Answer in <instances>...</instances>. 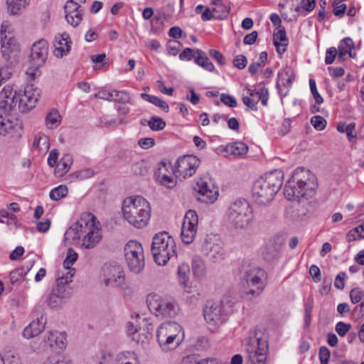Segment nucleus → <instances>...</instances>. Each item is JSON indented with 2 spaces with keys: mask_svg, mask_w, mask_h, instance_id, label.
<instances>
[{
  "mask_svg": "<svg viewBox=\"0 0 364 364\" xmlns=\"http://www.w3.org/2000/svg\"><path fill=\"white\" fill-rule=\"evenodd\" d=\"M48 53V43L45 39H40L34 43L30 55V63L36 68L44 65Z\"/></svg>",
  "mask_w": 364,
  "mask_h": 364,
  "instance_id": "6ab92c4d",
  "label": "nucleus"
},
{
  "mask_svg": "<svg viewBox=\"0 0 364 364\" xmlns=\"http://www.w3.org/2000/svg\"><path fill=\"white\" fill-rule=\"evenodd\" d=\"M346 277V273L345 272H341L339 273L335 279L334 286L336 288L338 289H343L345 287V280Z\"/></svg>",
  "mask_w": 364,
  "mask_h": 364,
  "instance_id": "69168bd1",
  "label": "nucleus"
},
{
  "mask_svg": "<svg viewBox=\"0 0 364 364\" xmlns=\"http://www.w3.org/2000/svg\"><path fill=\"white\" fill-rule=\"evenodd\" d=\"M255 95H257L256 101L258 102L259 100H261L262 104L264 106L267 105L269 98V92L267 88L262 87L257 90V91L255 92Z\"/></svg>",
  "mask_w": 364,
  "mask_h": 364,
  "instance_id": "8fccbe9b",
  "label": "nucleus"
},
{
  "mask_svg": "<svg viewBox=\"0 0 364 364\" xmlns=\"http://www.w3.org/2000/svg\"><path fill=\"white\" fill-rule=\"evenodd\" d=\"M180 331L181 326L176 322H165L159 327L156 337L163 350H169L178 346L180 341L177 336Z\"/></svg>",
  "mask_w": 364,
  "mask_h": 364,
  "instance_id": "423d86ee",
  "label": "nucleus"
},
{
  "mask_svg": "<svg viewBox=\"0 0 364 364\" xmlns=\"http://www.w3.org/2000/svg\"><path fill=\"white\" fill-rule=\"evenodd\" d=\"M195 63L207 71L213 72L215 70L214 65L208 58L206 54L203 51L198 49H197V55L196 56Z\"/></svg>",
  "mask_w": 364,
  "mask_h": 364,
  "instance_id": "c756f323",
  "label": "nucleus"
},
{
  "mask_svg": "<svg viewBox=\"0 0 364 364\" xmlns=\"http://www.w3.org/2000/svg\"><path fill=\"white\" fill-rule=\"evenodd\" d=\"M277 31L274 33L273 41L279 54H283L288 45V39L287 38L286 31L284 27L277 28Z\"/></svg>",
  "mask_w": 364,
  "mask_h": 364,
  "instance_id": "393cba45",
  "label": "nucleus"
},
{
  "mask_svg": "<svg viewBox=\"0 0 364 364\" xmlns=\"http://www.w3.org/2000/svg\"><path fill=\"white\" fill-rule=\"evenodd\" d=\"M333 12L335 16L342 17L345 14L346 10V5L345 4H341V1L334 0L333 2Z\"/></svg>",
  "mask_w": 364,
  "mask_h": 364,
  "instance_id": "3c124183",
  "label": "nucleus"
},
{
  "mask_svg": "<svg viewBox=\"0 0 364 364\" xmlns=\"http://www.w3.org/2000/svg\"><path fill=\"white\" fill-rule=\"evenodd\" d=\"M102 277L106 286L122 287L124 282L123 270L117 264H105L102 267Z\"/></svg>",
  "mask_w": 364,
  "mask_h": 364,
  "instance_id": "f3484780",
  "label": "nucleus"
},
{
  "mask_svg": "<svg viewBox=\"0 0 364 364\" xmlns=\"http://www.w3.org/2000/svg\"><path fill=\"white\" fill-rule=\"evenodd\" d=\"M146 302L149 310L156 316L173 318L179 312V307L174 301L161 299L158 295L150 294Z\"/></svg>",
  "mask_w": 364,
  "mask_h": 364,
  "instance_id": "6e6552de",
  "label": "nucleus"
},
{
  "mask_svg": "<svg viewBox=\"0 0 364 364\" xmlns=\"http://www.w3.org/2000/svg\"><path fill=\"white\" fill-rule=\"evenodd\" d=\"M39 97V91L33 84L14 92L11 86H5L0 92V134L5 135L13 129L18 110L29 112L35 107Z\"/></svg>",
  "mask_w": 364,
  "mask_h": 364,
  "instance_id": "f257e3e1",
  "label": "nucleus"
},
{
  "mask_svg": "<svg viewBox=\"0 0 364 364\" xmlns=\"http://www.w3.org/2000/svg\"><path fill=\"white\" fill-rule=\"evenodd\" d=\"M29 2L30 0H6L8 13L10 15L19 14Z\"/></svg>",
  "mask_w": 364,
  "mask_h": 364,
  "instance_id": "cd10ccee",
  "label": "nucleus"
},
{
  "mask_svg": "<svg viewBox=\"0 0 364 364\" xmlns=\"http://www.w3.org/2000/svg\"><path fill=\"white\" fill-rule=\"evenodd\" d=\"M150 336L151 333L141 327H139V329H135V331H133L132 333L133 341L141 344L146 343Z\"/></svg>",
  "mask_w": 364,
  "mask_h": 364,
  "instance_id": "e433bc0d",
  "label": "nucleus"
},
{
  "mask_svg": "<svg viewBox=\"0 0 364 364\" xmlns=\"http://www.w3.org/2000/svg\"><path fill=\"white\" fill-rule=\"evenodd\" d=\"M228 219L235 228H246L252 220V210L249 203L242 198L232 203L228 208Z\"/></svg>",
  "mask_w": 364,
  "mask_h": 364,
  "instance_id": "39448f33",
  "label": "nucleus"
},
{
  "mask_svg": "<svg viewBox=\"0 0 364 364\" xmlns=\"http://www.w3.org/2000/svg\"><path fill=\"white\" fill-rule=\"evenodd\" d=\"M124 250L126 263L129 270L136 274L140 273L145 265L142 245L135 240H130L126 244Z\"/></svg>",
  "mask_w": 364,
  "mask_h": 364,
  "instance_id": "0eeeda50",
  "label": "nucleus"
},
{
  "mask_svg": "<svg viewBox=\"0 0 364 364\" xmlns=\"http://www.w3.org/2000/svg\"><path fill=\"white\" fill-rule=\"evenodd\" d=\"M132 171L136 175H145L147 173L146 162L144 160L135 162L132 166Z\"/></svg>",
  "mask_w": 364,
  "mask_h": 364,
  "instance_id": "37998d69",
  "label": "nucleus"
},
{
  "mask_svg": "<svg viewBox=\"0 0 364 364\" xmlns=\"http://www.w3.org/2000/svg\"><path fill=\"white\" fill-rule=\"evenodd\" d=\"M77 254L73 248H68L66 257L63 262V266L67 269H70V267L76 262Z\"/></svg>",
  "mask_w": 364,
  "mask_h": 364,
  "instance_id": "a19ab883",
  "label": "nucleus"
},
{
  "mask_svg": "<svg viewBox=\"0 0 364 364\" xmlns=\"http://www.w3.org/2000/svg\"><path fill=\"white\" fill-rule=\"evenodd\" d=\"M208 257L213 260L222 258V249L218 245H213L207 252Z\"/></svg>",
  "mask_w": 364,
  "mask_h": 364,
  "instance_id": "49530a36",
  "label": "nucleus"
},
{
  "mask_svg": "<svg viewBox=\"0 0 364 364\" xmlns=\"http://www.w3.org/2000/svg\"><path fill=\"white\" fill-rule=\"evenodd\" d=\"M209 55L211 58H214L220 65H225V58L220 51L210 49L209 50Z\"/></svg>",
  "mask_w": 364,
  "mask_h": 364,
  "instance_id": "e2e57ef3",
  "label": "nucleus"
},
{
  "mask_svg": "<svg viewBox=\"0 0 364 364\" xmlns=\"http://www.w3.org/2000/svg\"><path fill=\"white\" fill-rule=\"evenodd\" d=\"M213 11L215 13L221 11V14L215 16V18L218 19H223L228 16L230 13V7L224 5H219L213 9Z\"/></svg>",
  "mask_w": 364,
  "mask_h": 364,
  "instance_id": "5fc2aeb1",
  "label": "nucleus"
},
{
  "mask_svg": "<svg viewBox=\"0 0 364 364\" xmlns=\"http://www.w3.org/2000/svg\"><path fill=\"white\" fill-rule=\"evenodd\" d=\"M190 272V267L188 264L183 263L178 267V274L179 277V281L181 284L184 287L188 286V274Z\"/></svg>",
  "mask_w": 364,
  "mask_h": 364,
  "instance_id": "4c0bfd02",
  "label": "nucleus"
},
{
  "mask_svg": "<svg viewBox=\"0 0 364 364\" xmlns=\"http://www.w3.org/2000/svg\"><path fill=\"white\" fill-rule=\"evenodd\" d=\"M351 325L339 321L336 326V331L340 336H344L350 329Z\"/></svg>",
  "mask_w": 364,
  "mask_h": 364,
  "instance_id": "6e6d98bb",
  "label": "nucleus"
},
{
  "mask_svg": "<svg viewBox=\"0 0 364 364\" xmlns=\"http://www.w3.org/2000/svg\"><path fill=\"white\" fill-rule=\"evenodd\" d=\"M204 261L198 257H195L192 261V272L196 278H201L205 274Z\"/></svg>",
  "mask_w": 364,
  "mask_h": 364,
  "instance_id": "473e14b6",
  "label": "nucleus"
},
{
  "mask_svg": "<svg viewBox=\"0 0 364 364\" xmlns=\"http://www.w3.org/2000/svg\"><path fill=\"white\" fill-rule=\"evenodd\" d=\"M181 47V44L179 41L170 40L166 46L168 53L171 55H176Z\"/></svg>",
  "mask_w": 364,
  "mask_h": 364,
  "instance_id": "de8ad7c7",
  "label": "nucleus"
},
{
  "mask_svg": "<svg viewBox=\"0 0 364 364\" xmlns=\"http://www.w3.org/2000/svg\"><path fill=\"white\" fill-rule=\"evenodd\" d=\"M63 278H58L56 287L53 289L48 299V305L51 307H57L65 302L71 296L70 289L66 287L67 281Z\"/></svg>",
  "mask_w": 364,
  "mask_h": 364,
  "instance_id": "2eb2a0df",
  "label": "nucleus"
},
{
  "mask_svg": "<svg viewBox=\"0 0 364 364\" xmlns=\"http://www.w3.org/2000/svg\"><path fill=\"white\" fill-rule=\"evenodd\" d=\"M149 126L154 131H159L165 127L166 122L160 117H152L149 121Z\"/></svg>",
  "mask_w": 364,
  "mask_h": 364,
  "instance_id": "c03bdc74",
  "label": "nucleus"
},
{
  "mask_svg": "<svg viewBox=\"0 0 364 364\" xmlns=\"http://www.w3.org/2000/svg\"><path fill=\"white\" fill-rule=\"evenodd\" d=\"M220 100L223 103L230 107H235L237 106L236 100L228 94L223 93L220 95Z\"/></svg>",
  "mask_w": 364,
  "mask_h": 364,
  "instance_id": "4d7b16f0",
  "label": "nucleus"
},
{
  "mask_svg": "<svg viewBox=\"0 0 364 364\" xmlns=\"http://www.w3.org/2000/svg\"><path fill=\"white\" fill-rule=\"evenodd\" d=\"M240 272L242 274V279L245 280L247 286H256L255 289H250L246 291L247 295L257 296L263 290L264 285L261 279L263 272L261 269L251 265L243 264Z\"/></svg>",
  "mask_w": 364,
  "mask_h": 364,
  "instance_id": "1a4fd4ad",
  "label": "nucleus"
},
{
  "mask_svg": "<svg viewBox=\"0 0 364 364\" xmlns=\"http://www.w3.org/2000/svg\"><path fill=\"white\" fill-rule=\"evenodd\" d=\"M248 146L242 142L228 144L223 148V151L228 155L242 156L247 153Z\"/></svg>",
  "mask_w": 364,
  "mask_h": 364,
  "instance_id": "c85d7f7f",
  "label": "nucleus"
},
{
  "mask_svg": "<svg viewBox=\"0 0 364 364\" xmlns=\"http://www.w3.org/2000/svg\"><path fill=\"white\" fill-rule=\"evenodd\" d=\"M89 218L85 221L83 232H86L82 240V246L86 249L93 248L101 240L100 229L95 226L96 218L92 214L87 215Z\"/></svg>",
  "mask_w": 364,
  "mask_h": 364,
  "instance_id": "4468645a",
  "label": "nucleus"
},
{
  "mask_svg": "<svg viewBox=\"0 0 364 364\" xmlns=\"http://www.w3.org/2000/svg\"><path fill=\"white\" fill-rule=\"evenodd\" d=\"M61 122V117L57 109H52L46 117L45 123L48 129H53L58 127Z\"/></svg>",
  "mask_w": 364,
  "mask_h": 364,
  "instance_id": "2f4dec72",
  "label": "nucleus"
},
{
  "mask_svg": "<svg viewBox=\"0 0 364 364\" xmlns=\"http://www.w3.org/2000/svg\"><path fill=\"white\" fill-rule=\"evenodd\" d=\"M197 55V49H191L189 48H185L181 53L179 55V58L181 60H191L194 58L196 59V56Z\"/></svg>",
  "mask_w": 364,
  "mask_h": 364,
  "instance_id": "603ef678",
  "label": "nucleus"
},
{
  "mask_svg": "<svg viewBox=\"0 0 364 364\" xmlns=\"http://www.w3.org/2000/svg\"><path fill=\"white\" fill-rule=\"evenodd\" d=\"M198 218L196 212L189 210L185 215L181 228V240L185 244H191L196 235Z\"/></svg>",
  "mask_w": 364,
  "mask_h": 364,
  "instance_id": "f8f14e48",
  "label": "nucleus"
},
{
  "mask_svg": "<svg viewBox=\"0 0 364 364\" xmlns=\"http://www.w3.org/2000/svg\"><path fill=\"white\" fill-rule=\"evenodd\" d=\"M122 120H117L115 119H109L107 116H104L100 118V124L105 127H112L117 124H121Z\"/></svg>",
  "mask_w": 364,
  "mask_h": 364,
  "instance_id": "bf43d9fd",
  "label": "nucleus"
},
{
  "mask_svg": "<svg viewBox=\"0 0 364 364\" xmlns=\"http://www.w3.org/2000/svg\"><path fill=\"white\" fill-rule=\"evenodd\" d=\"M198 193L201 196L198 200L205 203H213L218 197V191H213L211 189L198 191Z\"/></svg>",
  "mask_w": 364,
  "mask_h": 364,
  "instance_id": "c9c22d12",
  "label": "nucleus"
},
{
  "mask_svg": "<svg viewBox=\"0 0 364 364\" xmlns=\"http://www.w3.org/2000/svg\"><path fill=\"white\" fill-rule=\"evenodd\" d=\"M283 178V172L274 169L257 178L252 188V196L255 203L264 205L272 202L282 186Z\"/></svg>",
  "mask_w": 364,
  "mask_h": 364,
  "instance_id": "f03ea898",
  "label": "nucleus"
},
{
  "mask_svg": "<svg viewBox=\"0 0 364 364\" xmlns=\"http://www.w3.org/2000/svg\"><path fill=\"white\" fill-rule=\"evenodd\" d=\"M113 101L122 104L130 103L131 98L127 92L113 90Z\"/></svg>",
  "mask_w": 364,
  "mask_h": 364,
  "instance_id": "79ce46f5",
  "label": "nucleus"
},
{
  "mask_svg": "<svg viewBox=\"0 0 364 364\" xmlns=\"http://www.w3.org/2000/svg\"><path fill=\"white\" fill-rule=\"evenodd\" d=\"M294 77V72L291 69L287 68L279 72L277 80V88L280 94L282 86L287 87H291Z\"/></svg>",
  "mask_w": 364,
  "mask_h": 364,
  "instance_id": "bb28decb",
  "label": "nucleus"
},
{
  "mask_svg": "<svg viewBox=\"0 0 364 364\" xmlns=\"http://www.w3.org/2000/svg\"><path fill=\"white\" fill-rule=\"evenodd\" d=\"M72 164V160L69 156H65L58 165L57 168L55 170V174L57 176H64L70 168Z\"/></svg>",
  "mask_w": 364,
  "mask_h": 364,
  "instance_id": "f704fd0d",
  "label": "nucleus"
},
{
  "mask_svg": "<svg viewBox=\"0 0 364 364\" xmlns=\"http://www.w3.org/2000/svg\"><path fill=\"white\" fill-rule=\"evenodd\" d=\"M364 297V292L358 287L353 288L350 291V298L353 304H357Z\"/></svg>",
  "mask_w": 364,
  "mask_h": 364,
  "instance_id": "09e8293b",
  "label": "nucleus"
},
{
  "mask_svg": "<svg viewBox=\"0 0 364 364\" xmlns=\"http://www.w3.org/2000/svg\"><path fill=\"white\" fill-rule=\"evenodd\" d=\"M46 319L42 315L38 318L36 321H32L27 327L25 328L23 335L26 338H31L38 336L45 328Z\"/></svg>",
  "mask_w": 364,
  "mask_h": 364,
  "instance_id": "b1692460",
  "label": "nucleus"
},
{
  "mask_svg": "<svg viewBox=\"0 0 364 364\" xmlns=\"http://www.w3.org/2000/svg\"><path fill=\"white\" fill-rule=\"evenodd\" d=\"M337 50L334 47L327 49L326 53L325 63L327 65L333 63L337 54Z\"/></svg>",
  "mask_w": 364,
  "mask_h": 364,
  "instance_id": "680f3d73",
  "label": "nucleus"
},
{
  "mask_svg": "<svg viewBox=\"0 0 364 364\" xmlns=\"http://www.w3.org/2000/svg\"><path fill=\"white\" fill-rule=\"evenodd\" d=\"M138 144L144 149H147L154 145V138H141Z\"/></svg>",
  "mask_w": 364,
  "mask_h": 364,
  "instance_id": "0e129e2a",
  "label": "nucleus"
},
{
  "mask_svg": "<svg viewBox=\"0 0 364 364\" xmlns=\"http://www.w3.org/2000/svg\"><path fill=\"white\" fill-rule=\"evenodd\" d=\"M304 186L297 183L294 180L289 179L284 186V194L287 199L293 201L307 200L314 195H306Z\"/></svg>",
  "mask_w": 364,
  "mask_h": 364,
  "instance_id": "a211bd4d",
  "label": "nucleus"
},
{
  "mask_svg": "<svg viewBox=\"0 0 364 364\" xmlns=\"http://www.w3.org/2000/svg\"><path fill=\"white\" fill-rule=\"evenodd\" d=\"M354 49V43L353 40L349 38L346 37L343 38L338 46V59L340 61L343 60V57L348 54V55L351 58H355V53L353 52V50Z\"/></svg>",
  "mask_w": 364,
  "mask_h": 364,
  "instance_id": "a878e982",
  "label": "nucleus"
},
{
  "mask_svg": "<svg viewBox=\"0 0 364 364\" xmlns=\"http://www.w3.org/2000/svg\"><path fill=\"white\" fill-rule=\"evenodd\" d=\"M70 44L71 41L69 40V36L67 33H65L55 36L54 55L58 58H61L66 55L70 51Z\"/></svg>",
  "mask_w": 364,
  "mask_h": 364,
  "instance_id": "4be33fe9",
  "label": "nucleus"
},
{
  "mask_svg": "<svg viewBox=\"0 0 364 364\" xmlns=\"http://www.w3.org/2000/svg\"><path fill=\"white\" fill-rule=\"evenodd\" d=\"M38 68L31 64V67L26 72L28 80H34L36 79V76L39 75Z\"/></svg>",
  "mask_w": 364,
  "mask_h": 364,
  "instance_id": "774afa93",
  "label": "nucleus"
},
{
  "mask_svg": "<svg viewBox=\"0 0 364 364\" xmlns=\"http://www.w3.org/2000/svg\"><path fill=\"white\" fill-rule=\"evenodd\" d=\"M84 226L80 222H77L70 227L65 233V240H74L80 239L81 233L83 232Z\"/></svg>",
  "mask_w": 364,
  "mask_h": 364,
  "instance_id": "7c9ffc66",
  "label": "nucleus"
},
{
  "mask_svg": "<svg viewBox=\"0 0 364 364\" xmlns=\"http://www.w3.org/2000/svg\"><path fill=\"white\" fill-rule=\"evenodd\" d=\"M141 97L144 100L159 107L161 109L165 112H168L169 106L163 100L159 98L156 96L151 95L146 93H141Z\"/></svg>",
  "mask_w": 364,
  "mask_h": 364,
  "instance_id": "72a5a7b5",
  "label": "nucleus"
},
{
  "mask_svg": "<svg viewBox=\"0 0 364 364\" xmlns=\"http://www.w3.org/2000/svg\"><path fill=\"white\" fill-rule=\"evenodd\" d=\"M200 159L194 155H184L178 159L175 171L177 177L186 178L192 176L200 165Z\"/></svg>",
  "mask_w": 364,
  "mask_h": 364,
  "instance_id": "9b49d317",
  "label": "nucleus"
},
{
  "mask_svg": "<svg viewBox=\"0 0 364 364\" xmlns=\"http://www.w3.org/2000/svg\"><path fill=\"white\" fill-rule=\"evenodd\" d=\"M122 210L124 219L136 228L145 227L150 219L149 203L139 196L126 198Z\"/></svg>",
  "mask_w": 364,
  "mask_h": 364,
  "instance_id": "7ed1b4c3",
  "label": "nucleus"
},
{
  "mask_svg": "<svg viewBox=\"0 0 364 364\" xmlns=\"http://www.w3.org/2000/svg\"><path fill=\"white\" fill-rule=\"evenodd\" d=\"M258 33L257 31H252L250 33L247 34L243 40L245 45H252L255 43Z\"/></svg>",
  "mask_w": 364,
  "mask_h": 364,
  "instance_id": "338daca9",
  "label": "nucleus"
},
{
  "mask_svg": "<svg viewBox=\"0 0 364 364\" xmlns=\"http://www.w3.org/2000/svg\"><path fill=\"white\" fill-rule=\"evenodd\" d=\"M318 356L321 364H328L330 358V351L326 346H322L319 349Z\"/></svg>",
  "mask_w": 364,
  "mask_h": 364,
  "instance_id": "13d9d810",
  "label": "nucleus"
},
{
  "mask_svg": "<svg viewBox=\"0 0 364 364\" xmlns=\"http://www.w3.org/2000/svg\"><path fill=\"white\" fill-rule=\"evenodd\" d=\"M13 75V70L9 67H3L0 69V86L8 81Z\"/></svg>",
  "mask_w": 364,
  "mask_h": 364,
  "instance_id": "864d4df0",
  "label": "nucleus"
},
{
  "mask_svg": "<svg viewBox=\"0 0 364 364\" xmlns=\"http://www.w3.org/2000/svg\"><path fill=\"white\" fill-rule=\"evenodd\" d=\"M222 306L220 303L208 301L203 310L204 318L208 322H216L220 318Z\"/></svg>",
  "mask_w": 364,
  "mask_h": 364,
  "instance_id": "5701e85b",
  "label": "nucleus"
},
{
  "mask_svg": "<svg viewBox=\"0 0 364 364\" xmlns=\"http://www.w3.org/2000/svg\"><path fill=\"white\" fill-rule=\"evenodd\" d=\"M1 52L6 62L11 65L16 63L20 53V46L16 39L12 36L2 37Z\"/></svg>",
  "mask_w": 364,
  "mask_h": 364,
  "instance_id": "dca6fc26",
  "label": "nucleus"
},
{
  "mask_svg": "<svg viewBox=\"0 0 364 364\" xmlns=\"http://www.w3.org/2000/svg\"><path fill=\"white\" fill-rule=\"evenodd\" d=\"M151 252L154 261L159 265H165L168 260L177 257L175 241L166 232L154 236Z\"/></svg>",
  "mask_w": 364,
  "mask_h": 364,
  "instance_id": "20e7f679",
  "label": "nucleus"
},
{
  "mask_svg": "<svg viewBox=\"0 0 364 364\" xmlns=\"http://www.w3.org/2000/svg\"><path fill=\"white\" fill-rule=\"evenodd\" d=\"M358 238H364V225L353 228L347 234V240L352 242Z\"/></svg>",
  "mask_w": 364,
  "mask_h": 364,
  "instance_id": "ea45409f",
  "label": "nucleus"
},
{
  "mask_svg": "<svg viewBox=\"0 0 364 364\" xmlns=\"http://www.w3.org/2000/svg\"><path fill=\"white\" fill-rule=\"evenodd\" d=\"M247 60L243 55H239L236 56L233 60L234 66L240 70L245 68L247 65Z\"/></svg>",
  "mask_w": 364,
  "mask_h": 364,
  "instance_id": "052dcab7",
  "label": "nucleus"
},
{
  "mask_svg": "<svg viewBox=\"0 0 364 364\" xmlns=\"http://www.w3.org/2000/svg\"><path fill=\"white\" fill-rule=\"evenodd\" d=\"M284 245V239L277 236L269 241L263 252V257L267 261L275 259L280 252Z\"/></svg>",
  "mask_w": 364,
  "mask_h": 364,
  "instance_id": "412c9836",
  "label": "nucleus"
},
{
  "mask_svg": "<svg viewBox=\"0 0 364 364\" xmlns=\"http://www.w3.org/2000/svg\"><path fill=\"white\" fill-rule=\"evenodd\" d=\"M297 183L304 186L306 191V195H314L316 193V188L317 183L316 181V176L309 169H306L303 167L298 168L296 169L291 178Z\"/></svg>",
  "mask_w": 364,
  "mask_h": 364,
  "instance_id": "ddd939ff",
  "label": "nucleus"
},
{
  "mask_svg": "<svg viewBox=\"0 0 364 364\" xmlns=\"http://www.w3.org/2000/svg\"><path fill=\"white\" fill-rule=\"evenodd\" d=\"M268 344L266 340L256 336L250 338L246 352L248 354L247 360L250 364H260L266 360Z\"/></svg>",
  "mask_w": 364,
  "mask_h": 364,
  "instance_id": "9d476101",
  "label": "nucleus"
},
{
  "mask_svg": "<svg viewBox=\"0 0 364 364\" xmlns=\"http://www.w3.org/2000/svg\"><path fill=\"white\" fill-rule=\"evenodd\" d=\"M65 18L73 27L77 26L82 19V10L74 0L67 1L65 6Z\"/></svg>",
  "mask_w": 364,
  "mask_h": 364,
  "instance_id": "aec40b11",
  "label": "nucleus"
},
{
  "mask_svg": "<svg viewBox=\"0 0 364 364\" xmlns=\"http://www.w3.org/2000/svg\"><path fill=\"white\" fill-rule=\"evenodd\" d=\"M68 190L66 186L60 185L50 192V198L53 200H59L68 195Z\"/></svg>",
  "mask_w": 364,
  "mask_h": 364,
  "instance_id": "58836bf2",
  "label": "nucleus"
},
{
  "mask_svg": "<svg viewBox=\"0 0 364 364\" xmlns=\"http://www.w3.org/2000/svg\"><path fill=\"white\" fill-rule=\"evenodd\" d=\"M311 123L314 127L318 131L324 129L326 126V119L319 115L314 116L311 119Z\"/></svg>",
  "mask_w": 364,
  "mask_h": 364,
  "instance_id": "a18cd8bd",
  "label": "nucleus"
}]
</instances>
